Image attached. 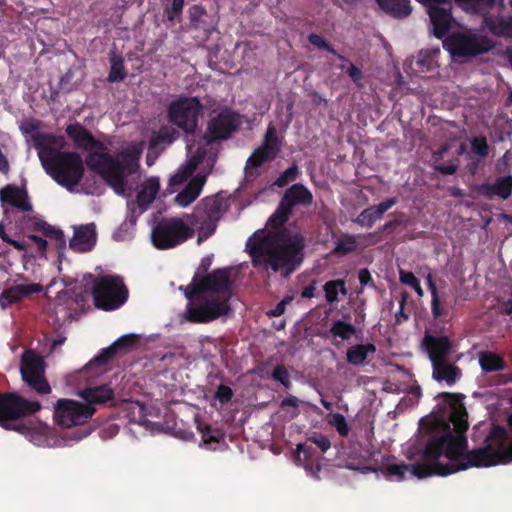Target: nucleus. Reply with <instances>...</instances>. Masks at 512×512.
Here are the masks:
<instances>
[{
    "label": "nucleus",
    "mask_w": 512,
    "mask_h": 512,
    "mask_svg": "<svg viewBox=\"0 0 512 512\" xmlns=\"http://www.w3.org/2000/svg\"><path fill=\"white\" fill-rule=\"evenodd\" d=\"M357 245L358 242L356 237L347 236L337 243L334 251L338 254H347L354 251L357 248Z\"/></svg>",
    "instance_id": "obj_36"
},
{
    "label": "nucleus",
    "mask_w": 512,
    "mask_h": 512,
    "mask_svg": "<svg viewBox=\"0 0 512 512\" xmlns=\"http://www.w3.org/2000/svg\"><path fill=\"white\" fill-rule=\"evenodd\" d=\"M346 467L349 469H353V470H359L362 473H366L371 470V468L369 466H360L359 464H356L354 462H348L346 464Z\"/></svg>",
    "instance_id": "obj_53"
},
{
    "label": "nucleus",
    "mask_w": 512,
    "mask_h": 512,
    "mask_svg": "<svg viewBox=\"0 0 512 512\" xmlns=\"http://www.w3.org/2000/svg\"><path fill=\"white\" fill-rule=\"evenodd\" d=\"M436 168H437V170L441 171L442 173L448 174V175L453 174L457 169L456 165H454V164L438 165V166H436Z\"/></svg>",
    "instance_id": "obj_51"
},
{
    "label": "nucleus",
    "mask_w": 512,
    "mask_h": 512,
    "mask_svg": "<svg viewBox=\"0 0 512 512\" xmlns=\"http://www.w3.org/2000/svg\"><path fill=\"white\" fill-rule=\"evenodd\" d=\"M330 333L334 338H340L342 341H346L354 335L355 327L350 323L338 320L332 324Z\"/></svg>",
    "instance_id": "obj_32"
},
{
    "label": "nucleus",
    "mask_w": 512,
    "mask_h": 512,
    "mask_svg": "<svg viewBox=\"0 0 512 512\" xmlns=\"http://www.w3.org/2000/svg\"><path fill=\"white\" fill-rule=\"evenodd\" d=\"M298 174V167L296 165H293L286 169L274 182L275 185L279 187H283L287 185L290 181H293L296 179Z\"/></svg>",
    "instance_id": "obj_39"
},
{
    "label": "nucleus",
    "mask_w": 512,
    "mask_h": 512,
    "mask_svg": "<svg viewBox=\"0 0 512 512\" xmlns=\"http://www.w3.org/2000/svg\"><path fill=\"white\" fill-rule=\"evenodd\" d=\"M431 309L434 317H439L441 315L439 296L432 297Z\"/></svg>",
    "instance_id": "obj_49"
},
{
    "label": "nucleus",
    "mask_w": 512,
    "mask_h": 512,
    "mask_svg": "<svg viewBox=\"0 0 512 512\" xmlns=\"http://www.w3.org/2000/svg\"><path fill=\"white\" fill-rule=\"evenodd\" d=\"M399 278L403 284L411 286L415 290V292L417 293V295L419 297H422L424 295L423 289H422L418 279L415 277V275L412 272L400 270Z\"/></svg>",
    "instance_id": "obj_35"
},
{
    "label": "nucleus",
    "mask_w": 512,
    "mask_h": 512,
    "mask_svg": "<svg viewBox=\"0 0 512 512\" xmlns=\"http://www.w3.org/2000/svg\"><path fill=\"white\" fill-rule=\"evenodd\" d=\"M239 125V116L230 110H224L210 121L208 133L202 140L203 143L195 150H193L191 144L187 145L189 158L171 176L170 185L182 184L194 171H197V174L191 179L187 187L176 196L175 202L179 206L186 207L199 196L206 181V176L212 170L215 157L211 141L227 138Z\"/></svg>",
    "instance_id": "obj_3"
},
{
    "label": "nucleus",
    "mask_w": 512,
    "mask_h": 512,
    "mask_svg": "<svg viewBox=\"0 0 512 512\" xmlns=\"http://www.w3.org/2000/svg\"><path fill=\"white\" fill-rule=\"evenodd\" d=\"M303 403L295 396H288L281 402V409L285 411L289 419H293L300 414V404Z\"/></svg>",
    "instance_id": "obj_33"
},
{
    "label": "nucleus",
    "mask_w": 512,
    "mask_h": 512,
    "mask_svg": "<svg viewBox=\"0 0 512 512\" xmlns=\"http://www.w3.org/2000/svg\"><path fill=\"white\" fill-rule=\"evenodd\" d=\"M375 350L373 344L352 346L347 351V361L352 365H360L366 360L368 354L374 353Z\"/></svg>",
    "instance_id": "obj_29"
},
{
    "label": "nucleus",
    "mask_w": 512,
    "mask_h": 512,
    "mask_svg": "<svg viewBox=\"0 0 512 512\" xmlns=\"http://www.w3.org/2000/svg\"><path fill=\"white\" fill-rule=\"evenodd\" d=\"M335 55L341 61V64L339 65V68L341 70L347 72V69H348L349 65H352V63L348 59H346L344 56H342V55H339L337 53Z\"/></svg>",
    "instance_id": "obj_55"
},
{
    "label": "nucleus",
    "mask_w": 512,
    "mask_h": 512,
    "mask_svg": "<svg viewBox=\"0 0 512 512\" xmlns=\"http://www.w3.org/2000/svg\"><path fill=\"white\" fill-rule=\"evenodd\" d=\"M370 280L371 275L367 270L363 269L359 272V281L362 285L368 284Z\"/></svg>",
    "instance_id": "obj_54"
},
{
    "label": "nucleus",
    "mask_w": 512,
    "mask_h": 512,
    "mask_svg": "<svg viewBox=\"0 0 512 512\" xmlns=\"http://www.w3.org/2000/svg\"><path fill=\"white\" fill-rule=\"evenodd\" d=\"M40 404L36 401H27L16 394L0 396V425L5 429H14L25 435V437L37 446L51 445L48 435L52 432L45 425L40 424L30 427L24 424L12 425L10 421L18 419L26 414L36 412Z\"/></svg>",
    "instance_id": "obj_7"
},
{
    "label": "nucleus",
    "mask_w": 512,
    "mask_h": 512,
    "mask_svg": "<svg viewBox=\"0 0 512 512\" xmlns=\"http://www.w3.org/2000/svg\"><path fill=\"white\" fill-rule=\"evenodd\" d=\"M222 202L217 198H206L203 202V212L197 211L196 222L200 223L198 229V243L210 237L215 229L216 222L222 214Z\"/></svg>",
    "instance_id": "obj_16"
},
{
    "label": "nucleus",
    "mask_w": 512,
    "mask_h": 512,
    "mask_svg": "<svg viewBox=\"0 0 512 512\" xmlns=\"http://www.w3.org/2000/svg\"><path fill=\"white\" fill-rule=\"evenodd\" d=\"M80 396L91 407L92 404H102L113 398V390L107 386H97L87 388L80 392Z\"/></svg>",
    "instance_id": "obj_25"
},
{
    "label": "nucleus",
    "mask_w": 512,
    "mask_h": 512,
    "mask_svg": "<svg viewBox=\"0 0 512 512\" xmlns=\"http://www.w3.org/2000/svg\"><path fill=\"white\" fill-rule=\"evenodd\" d=\"M385 12L397 18L408 16L411 11L410 0H376Z\"/></svg>",
    "instance_id": "obj_28"
},
{
    "label": "nucleus",
    "mask_w": 512,
    "mask_h": 512,
    "mask_svg": "<svg viewBox=\"0 0 512 512\" xmlns=\"http://www.w3.org/2000/svg\"><path fill=\"white\" fill-rule=\"evenodd\" d=\"M9 244L13 245L14 248H16L17 250H20V251L25 250L27 247L25 241H17V240L11 239L9 241Z\"/></svg>",
    "instance_id": "obj_57"
},
{
    "label": "nucleus",
    "mask_w": 512,
    "mask_h": 512,
    "mask_svg": "<svg viewBox=\"0 0 512 512\" xmlns=\"http://www.w3.org/2000/svg\"><path fill=\"white\" fill-rule=\"evenodd\" d=\"M231 271L218 269L205 277L194 280L184 289L189 300L187 318L192 322L205 323L226 315L231 297Z\"/></svg>",
    "instance_id": "obj_5"
},
{
    "label": "nucleus",
    "mask_w": 512,
    "mask_h": 512,
    "mask_svg": "<svg viewBox=\"0 0 512 512\" xmlns=\"http://www.w3.org/2000/svg\"><path fill=\"white\" fill-rule=\"evenodd\" d=\"M138 338L139 336L136 334H127L120 337L113 345L104 349L98 356L91 360L88 363V367L91 368L106 364L107 361L113 357L118 348L132 346L137 342Z\"/></svg>",
    "instance_id": "obj_23"
},
{
    "label": "nucleus",
    "mask_w": 512,
    "mask_h": 512,
    "mask_svg": "<svg viewBox=\"0 0 512 512\" xmlns=\"http://www.w3.org/2000/svg\"><path fill=\"white\" fill-rule=\"evenodd\" d=\"M218 442V438L212 434V432L210 430H207V431H204L202 433V443L206 446V447H209L211 448V445L213 443H217Z\"/></svg>",
    "instance_id": "obj_47"
},
{
    "label": "nucleus",
    "mask_w": 512,
    "mask_h": 512,
    "mask_svg": "<svg viewBox=\"0 0 512 512\" xmlns=\"http://www.w3.org/2000/svg\"><path fill=\"white\" fill-rule=\"evenodd\" d=\"M20 371L23 380L35 391L48 394L51 388L44 378L43 359L31 350L26 351L21 359Z\"/></svg>",
    "instance_id": "obj_15"
},
{
    "label": "nucleus",
    "mask_w": 512,
    "mask_h": 512,
    "mask_svg": "<svg viewBox=\"0 0 512 512\" xmlns=\"http://www.w3.org/2000/svg\"><path fill=\"white\" fill-rule=\"evenodd\" d=\"M15 288L19 292V298L22 300L34 293H39L42 291V286L39 284L31 283V284H19L15 285Z\"/></svg>",
    "instance_id": "obj_40"
},
{
    "label": "nucleus",
    "mask_w": 512,
    "mask_h": 512,
    "mask_svg": "<svg viewBox=\"0 0 512 512\" xmlns=\"http://www.w3.org/2000/svg\"><path fill=\"white\" fill-rule=\"evenodd\" d=\"M484 23L493 34L502 37H512V15L509 17L500 16L497 18L486 16L484 18Z\"/></svg>",
    "instance_id": "obj_27"
},
{
    "label": "nucleus",
    "mask_w": 512,
    "mask_h": 512,
    "mask_svg": "<svg viewBox=\"0 0 512 512\" xmlns=\"http://www.w3.org/2000/svg\"><path fill=\"white\" fill-rule=\"evenodd\" d=\"M233 392L230 387L226 385H220L216 391V398L221 403H226L232 398Z\"/></svg>",
    "instance_id": "obj_45"
},
{
    "label": "nucleus",
    "mask_w": 512,
    "mask_h": 512,
    "mask_svg": "<svg viewBox=\"0 0 512 512\" xmlns=\"http://www.w3.org/2000/svg\"><path fill=\"white\" fill-rule=\"evenodd\" d=\"M479 364L484 372L501 371L505 366L504 361L492 352L480 353Z\"/></svg>",
    "instance_id": "obj_31"
},
{
    "label": "nucleus",
    "mask_w": 512,
    "mask_h": 512,
    "mask_svg": "<svg viewBox=\"0 0 512 512\" xmlns=\"http://www.w3.org/2000/svg\"><path fill=\"white\" fill-rule=\"evenodd\" d=\"M424 343L427 347L432 366L435 365L436 362L445 361V357L450 351V342L447 337L426 336Z\"/></svg>",
    "instance_id": "obj_22"
},
{
    "label": "nucleus",
    "mask_w": 512,
    "mask_h": 512,
    "mask_svg": "<svg viewBox=\"0 0 512 512\" xmlns=\"http://www.w3.org/2000/svg\"><path fill=\"white\" fill-rule=\"evenodd\" d=\"M438 409L420 422V433L426 436L425 450L419 460L408 454L413 464L385 461L378 468L389 481L400 482L407 476L418 479L433 475L446 476L469 467H490L512 462V442L506 430L493 427L484 445L465 453L467 412L460 396L443 394Z\"/></svg>",
    "instance_id": "obj_1"
},
{
    "label": "nucleus",
    "mask_w": 512,
    "mask_h": 512,
    "mask_svg": "<svg viewBox=\"0 0 512 512\" xmlns=\"http://www.w3.org/2000/svg\"><path fill=\"white\" fill-rule=\"evenodd\" d=\"M32 239L35 241V243L37 244V246L40 250H45L46 245H47L46 240H44L40 237H37V236H32Z\"/></svg>",
    "instance_id": "obj_58"
},
{
    "label": "nucleus",
    "mask_w": 512,
    "mask_h": 512,
    "mask_svg": "<svg viewBox=\"0 0 512 512\" xmlns=\"http://www.w3.org/2000/svg\"><path fill=\"white\" fill-rule=\"evenodd\" d=\"M184 6V0H173L171 10L168 12L169 19H173L180 14Z\"/></svg>",
    "instance_id": "obj_46"
},
{
    "label": "nucleus",
    "mask_w": 512,
    "mask_h": 512,
    "mask_svg": "<svg viewBox=\"0 0 512 512\" xmlns=\"http://www.w3.org/2000/svg\"><path fill=\"white\" fill-rule=\"evenodd\" d=\"M176 134H177L176 131L173 130L172 134L170 136H168L165 134V130H162L160 132V138L164 141L171 142L175 138Z\"/></svg>",
    "instance_id": "obj_59"
},
{
    "label": "nucleus",
    "mask_w": 512,
    "mask_h": 512,
    "mask_svg": "<svg viewBox=\"0 0 512 512\" xmlns=\"http://www.w3.org/2000/svg\"><path fill=\"white\" fill-rule=\"evenodd\" d=\"M512 190V177L504 176L496 180L494 184H484L481 187V192L487 196H499L502 199H507Z\"/></svg>",
    "instance_id": "obj_26"
},
{
    "label": "nucleus",
    "mask_w": 512,
    "mask_h": 512,
    "mask_svg": "<svg viewBox=\"0 0 512 512\" xmlns=\"http://www.w3.org/2000/svg\"><path fill=\"white\" fill-rule=\"evenodd\" d=\"M295 462L303 466L304 469L315 479H319L321 466L318 463L316 451L312 446L307 444L297 445L295 452Z\"/></svg>",
    "instance_id": "obj_19"
},
{
    "label": "nucleus",
    "mask_w": 512,
    "mask_h": 512,
    "mask_svg": "<svg viewBox=\"0 0 512 512\" xmlns=\"http://www.w3.org/2000/svg\"><path fill=\"white\" fill-rule=\"evenodd\" d=\"M111 70L109 73V80L111 82L121 81L125 78L122 58L113 55L111 58Z\"/></svg>",
    "instance_id": "obj_34"
},
{
    "label": "nucleus",
    "mask_w": 512,
    "mask_h": 512,
    "mask_svg": "<svg viewBox=\"0 0 512 512\" xmlns=\"http://www.w3.org/2000/svg\"><path fill=\"white\" fill-rule=\"evenodd\" d=\"M281 149V143L277 137L276 129L270 125L266 131L264 143L258 147L248 158L245 166V179L253 180L257 175V169L266 161L276 157Z\"/></svg>",
    "instance_id": "obj_14"
},
{
    "label": "nucleus",
    "mask_w": 512,
    "mask_h": 512,
    "mask_svg": "<svg viewBox=\"0 0 512 512\" xmlns=\"http://www.w3.org/2000/svg\"><path fill=\"white\" fill-rule=\"evenodd\" d=\"M291 300V298H284L277 306L276 308L272 311V315L273 316H280L281 314H283L284 312V309H285V305Z\"/></svg>",
    "instance_id": "obj_50"
},
{
    "label": "nucleus",
    "mask_w": 512,
    "mask_h": 512,
    "mask_svg": "<svg viewBox=\"0 0 512 512\" xmlns=\"http://www.w3.org/2000/svg\"><path fill=\"white\" fill-rule=\"evenodd\" d=\"M65 341V338H59L57 340H54L52 343V349H56L58 346L62 345Z\"/></svg>",
    "instance_id": "obj_62"
},
{
    "label": "nucleus",
    "mask_w": 512,
    "mask_h": 512,
    "mask_svg": "<svg viewBox=\"0 0 512 512\" xmlns=\"http://www.w3.org/2000/svg\"><path fill=\"white\" fill-rule=\"evenodd\" d=\"M488 144L485 138L477 137L472 141V150L479 155L480 157H484L488 154Z\"/></svg>",
    "instance_id": "obj_41"
},
{
    "label": "nucleus",
    "mask_w": 512,
    "mask_h": 512,
    "mask_svg": "<svg viewBox=\"0 0 512 512\" xmlns=\"http://www.w3.org/2000/svg\"><path fill=\"white\" fill-rule=\"evenodd\" d=\"M325 298L328 303H334L340 300L339 296H345L347 289L344 280H330L323 286Z\"/></svg>",
    "instance_id": "obj_30"
},
{
    "label": "nucleus",
    "mask_w": 512,
    "mask_h": 512,
    "mask_svg": "<svg viewBox=\"0 0 512 512\" xmlns=\"http://www.w3.org/2000/svg\"><path fill=\"white\" fill-rule=\"evenodd\" d=\"M396 202V198H389L376 206H371L363 210L355 219V222L363 227H371L373 223L379 220L387 210L396 204Z\"/></svg>",
    "instance_id": "obj_21"
},
{
    "label": "nucleus",
    "mask_w": 512,
    "mask_h": 512,
    "mask_svg": "<svg viewBox=\"0 0 512 512\" xmlns=\"http://www.w3.org/2000/svg\"><path fill=\"white\" fill-rule=\"evenodd\" d=\"M273 378L283 384L285 387L290 385V378L287 370L283 366H277L273 372Z\"/></svg>",
    "instance_id": "obj_43"
},
{
    "label": "nucleus",
    "mask_w": 512,
    "mask_h": 512,
    "mask_svg": "<svg viewBox=\"0 0 512 512\" xmlns=\"http://www.w3.org/2000/svg\"><path fill=\"white\" fill-rule=\"evenodd\" d=\"M0 199L2 202L8 203L22 211H29L32 208L26 190L15 185L3 187L0 190Z\"/></svg>",
    "instance_id": "obj_20"
},
{
    "label": "nucleus",
    "mask_w": 512,
    "mask_h": 512,
    "mask_svg": "<svg viewBox=\"0 0 512 512\" xmlns=\"http://www.w3.org/2000/svg\"><path fill=\"white\" fill-rule=\"evenodd\" d=\"M312 194L302 185H293L287 190L277 209L270 217L266 228L254 233L247 242V249L256 265H262L285 276L301 261L303 239L297 232L281 229L295 204H309Z\"/></svg>",
    "instance_id": "obj_2"
},
{
    "label": "nucleus",
    "mask_w": 512,
    "mask_h": 512,
    "mask_svg": "<svg viewBox=\"0 0 512 512\" xmlns=\"http://www.w3.org/2000/svg\"><path fill=\"white\" fill-rule=\"evenodd\" d=\"M18 293L19 292L17 291L15 286L2 291L0 293V307L4 309L12 305L13 303L20 301Z\"/></svg>",
    "instance_id": "obj_37"
},
{
    "label": "nucleus",
    "mask_w": 512,
    "mask_h": 512,
    "mask_svg": "<svg viewBox=\"0 0 512 512\" xmlns=\"http://www.w3.org/2000/svg\"><path fill=\"white\" fill-rule=\"evenodd\" d=\"M308 441L314 443L322 452H326L331 446L330 440L322 435L311 436Z\"/></svg>",
    "instance_id": "obj_44"
},
{
    "label": "nucleus",
    "mask_w": 512,
    "mask_h": 512,
    "mask_svg": "<svg viewBox=\"0 0 512 512\" xmlns=\"http://www.w3.org/2000/svg\"><path fill=\"white\" fill-rule=\"evenodd\" d=\"M94 412L89 405L70 399H60L54 406L55 421L63 428L84 424Z\"/></svg>",
    "instance_id": "obj_13"
},
{
    "label": "nucleus",
    "mask_w": 512,
    "mask_h": 512,
    "mask_svg": "<svg viewBox=\"0 0 512 512\" xmlns=\"http://www.w3.org/2000/svg\"><path fill=\"white\" fill-rule=\"evenodd\" d=\"M315 290L316 288L314 285L308 286L304 288V290L302 291V296L305 298H312L314 297Z\"/></svg>",
    "instance_id": "obj_56"
},
{
    "label": "nucleus",
    "mask_w": 512,
    "mask_h": 512,
    "mask_svg": "<svg viewBox=\"0 0 512 512\" xmlns=\"http://www.w3.org/2000/svg\"><path fill=\"white\" fill-rule=\"evenodd\" d=\"M308 40L312 45L320 49H325L331 52L332 54H336V51L325 41V39L322 36L318 34H310Z\"/></svg>",
    "instance_id": "obj_42"
},
{
    "label": "nucleus",
    "mask_w": 512,
    "mask_h": 512,
    "mask_svg": "<svg viewBox=\"0 0 512 512\" xmlns=\"http://www.w3.org/2000/svg\"><path fill=\"white\" fill-rule=\"evenodd\" d=\"M93 297L97 307L115 310L126 302L128 290L119 277L103 276L95 281Z\"/></svg>",
    "instance_id": "obj_11"
},
{
    "label": "nucleus",
    "mask_w": 512,
    "mask_h": 512,
    "mask_svg": "<svg viewBox=\"0 0 512 512\" xmlns=\"http://www.w3.org/2000/svg\"><path fill=\"white\" fill-rule=\"evenodd\" d=\"M160 189V180L156 176L146 177L136 187V199L128 201L129 212L137 217L142 214L155 200Z\"/></svg>",
    "instance_id": "obj_17"
},
{
    "label": "nucleus",
    "mask_w": 512,
    "mask_h": 512,
    "mask_svg": "<svg viewBox=\"0 0 512 512\" xmlns=\"http://www.w3.org/2000/svg\"><path fill=\"white\" fill-rule=\"evenodd\" d=\"M203 106L196 97H180L169 104L168 119L185 133H194Z\"/></svg>",
    "instance_id": "obj_10"
},
{
    "label": "nucleus",
    "mask_w": 512,
    "mask_h": 512,
    "mask_svg": "<svg viewBox=\"0 0 512 512\" xmlns=\"http://www.w3.org/2000/svg\"><path fill=\"white\" fill-rule=\"evenodd\" d=\"M502 310L506 314L512 313V299L508 300L507 303L504 304Z\"/></svg>",
    "instance_id": "obj_61"
},
{
    "label": "nucleus",
    "mask_w": 512,
    "mask_h": 512,
    "mask_svg": "<svg viewBox=\"0 0 512 512\" xmlns=\"http://www.w3.org/2000/svg\"><path fill=\"white\" fill-rule=\"evenodd\" d=\"M66 131L78 147L89 151L88 167L99 173L117 194L130 196L131 177L139 167L138 160L143 151V142L126 144L118 156L113 158L82 126L70 125Z\"/></svg>",
    "instance_id": "obj_4"
},
{
    "label": "nucleus",
    "mask_w": 512,
    "mask_h": 512,
    "mask_svg": "<svg viewBox=\"0 0 512 512\" xmlns=\"http://www.w3.org/2000/svg\"><path fill=\"white\" fill-rule=\"evenodd\" d=\"M433 377L437 381H445L451 386L461 377V371L455 365L445 361L436 362L433 365Z\"/></svg>",
    "instance_id": "obj_24"
},
{
    "label": "nucleus",
    "mask_w": 512,
    "mask_h": 512,
    "mask_svg": "<svg viewBox=\"0 0 512 512\" xmlns=\"http://www.w3.org/2000/svg\"><path fill=\"white\" fill-rule=\"evenodd\" d=\"M444 48L453 56H473L493 47L490 40L469 31L453 33L443 42Z\"/></svg>",
    "instance_id": "obj_12"
},
{
    "label": "nucleus",
    "mask_w": 512,
    "mask_h": 512,
    "mask_svg": "<svg viewBox=\"0 0 512 512\" xmlns=\"http://www.w3.org/2000/svg\"><path fill=\"white\" fill-rule=\"evenodd\" d=\"M88 435V432H75L72 434V438L74 441L78 442L82 439H84L85 437H87Z\"/></svg>",
    "instance_id": "obj_60"
},
{
    "label": "nucleus",
    "mask_w": 512,
    "mask_h": 512,
    "mask_svg": "<svg viewBox=\"0 0 512 512\" xmlns=\"http://www.w3.org/2000/svg\"><path fill=\"white\" fill-rule=\"evenodd\" d=\"M321 403L327 410H330L332 408V404L324 399L321 400Z\"/></svg>",
    "instance_id": "obj_63"
},
{
    "label": "nucleus",
    "mask_w": 512,
    "mask_h": 512,
    "mask_svg": "<svg viewBox=\"0 0 512 512\" xmlns=\"http://www.w3.org/2000/svg\"><path fill=\"white\" fill-rule=\"evenodd\" d=\"M428 288L431 292L432 297L438 296L436 285L433 281L432 275L429 273L426 277Z\"/></svg>",
    "instance_id": "obj_52"
},
{
    "label": "nucleus",
    "mask_w": 512,
    "mask_h": 512,
    "mask_svg": "<svg viewBox=\"0 0 512 512\" xmlns=\"http://www.w3.org/2000/svg\"><path fill=\"white\" fill-rule=\"evenodd\" d=\"M347 73L355 83H358L362 78L361 70L353 64L349 65Z\"/></svg>",
    "instance_id": "obj_48"
},
{
    "label": "nucleus",
    "mask_w": 512,
    "mask_h": 512,
    "mask_svg": "<svg viewBox=\"0 0 512 512\" xmlns=\"http://www.w3.org/2000/svg\"><path fill=\"white\" fill-rule=\"evenodd\" d=\"M502 218H503L505 221H507V222H509V223H511V224H512V215L503 214V215H502Z\"/></svg>",
    "instance_id": "obj_64"
},
{
    "label": "nucleus",
    "mask_w": 512,
    "mask_h": 512,
    "mask_svg": "<svg viewBox=\"0 0 512 512\" xmlns=\"http://www.w3.org/2000/svg\"><path fill=\"white\" fill-rule=\"evenodd\" d=\"M38 155L46 172L60 185L72 190L81 180L84 167L81 157L62 153L65 140L61 136L37 135Z\"/></svg>",
    "instance_id": "obj_6"
},
{
    "label": "nucleus",
    "mask_w": 512,
    "mask_h": 512,
    "mask_svg": "<svg viewBox=\"0 0 512 512\" xmlns=\"http://www.w3.org/2000/svg\"><path fill=\"white\" fill-rule=\"evenodd\" d=\"M329 423L334 426L337 432L341 436H346L349 432V427L346 422L345 417L340 413L332 414L329 420Z\"/></svg>",
    "instance_id": "obj_38"
},
{
    "label": "nucleus",
    "mask_w": 512,
    "mask_h": 512,
    "mask_svg": "<svg viewBox=\"0 0 512 512\" xmlns=\"http://www.w3.org/2000/svg\"><path fill=\"white\" fill-rule=\"evenodd\" d=\"M96 226L93 223L74 227V235L70 240V248L76 252L91 250L96 244Z\"/></svg>",
    "instance_id": "obj_18"
},
{
    "label": "nucleus",
    "mask_w": 512,
    "mask_h": 512,
    "mask_svg": "<svg viewBox=\"0 0 512 512\" xmlns=\"http://www.w3.org/2000/svg\"><path fill=\"white\" fill-rule=\"evenodd\" d=\"M193 233V228L182 219L168 218L163 219L153 228L151 239L156 248L170 249L191 238Z\"/></svg>",
    "instance_id": "obj_9"
},
{
    "label": "nucleus",
    "mask_w": 512,
    "mask_h": 512,
    "mask_svg": "<svg viewBox=\"0 0 512 512\" xmlns=\"http://www.w3.org/2000/svg\"><path fill=\"white\" fill-rule=\"evenodd\" d=\"M427 8L434 35L442 38L452 24L450 0H416ZM465 11L470 13L482 12L492 5L495 0H455Z\"/></svg>",
    "instance_id": "obj_8"
}]
</instances>
